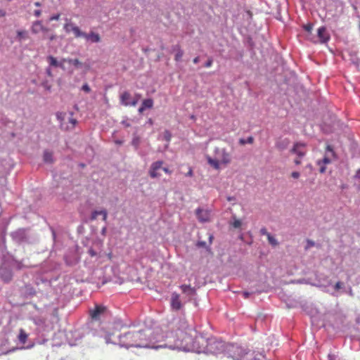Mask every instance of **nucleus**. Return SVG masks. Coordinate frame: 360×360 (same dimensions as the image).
I'll list each match as a JSON object with an SVG mask.
<instances>
[{
	"instance_id": "obj_59",
	"label": "nucleus",
	"mask_w": 360,
	"mask_h": 360,
	"mask_svg": "<svg viewBox=\"0 0 360 360\" xmlns=\"http://www.w3.org/2000/svg\"><path fill=\"white\" fill-rule=\"evenodd\" d=\"M105 231H106V228H103V229H102V233H104L105 232Z\"/></svg>"
},
{
	"instance_id": "obj_11",
	"label": "nucleus",
	"mask_w": 360,
	"mask_h": 360,
	"mask_svg": "<svg viewBox=\"0 0 360 360\" xmlns=\"http://www.w3.org/2000/svg\"><path fill=\"white\" fill-rule=\"evenodd\" d=\"M83 38L91 41V42H99L101 41L100 35L98 33H95L94 32H91L89 34L84 32V36H83Z\"/></svg>"
},
{
	"instance_id": "obj_35",
	"label": "nucleus",
	"mask_w": 360,
	"mask_h": 360,
	"mask_svg": "<svg viewBox=\"0 0 360 360\" xmlns=\"http://www.w3.org/2000/svg\"><path fill=\"white\" fill-rule=\"evenodd\" d=\"M342 287V283L340 281L337 282L335 285V290H338Z\"/></svg>"
},
{
	"instance_id": "obj_41",
	"label": "nucleus",
	"mask_w": 360,
	"mask_h": 360,
	"mask_svg": "<svg viewBox=\"0 0 360 360\" xmlns=\"http://www.w3.org/2000/svg\"><path fill=\"white\" fill-rule=\"evenodd\" d=\"M197 246L198 247H205L206 246V243L204 242V241H199L197 243Z\"/></svg>"
},
{
	"instance_id": "obj_33",
	"label": "nucleus",
	"mask_w": 360,
	"mask_h": 360,
	"mask_svg": "<svg viewBox=\"0 0 360 360\" xmlns=\"http://www.w3.org/2000/svg\"><path fill=\"white\" fill-rule=\"evenodd\" d=\"M101 215L103 216V220L104 221H106L107 220V217H108V213H107V211L105 210H101Z\"/></svg>"
},
{
	"instance_id": "obj_60",
	"label": "nucleus",
	"mask_w": 360,
	"mask_h": 360,
	"mask_svg": "<svg viewBox=\"0 0 360 360\" xmlns=\"http://www.w3.org/2000/svg\"><path fill=\"white\" fill-rule=\"evenodd\" d=\"M123 124H124L126 127H129V124H128V123L123 122Z\"/></svg>"
},
{
	"instance_id": "obj_12",
	"label": "nucleus",
	"mask_w": 360,
	"mask_h": 360,
	"mask_svg": "<svg viewBox=\"0 0 360 360\" xmlns=\"http://www.w3.org/2000/svg\"><path fill=\"white\" fill-rule=\"evenodd\" d=\"M180 288L183 293L187 295L188 296H193L195 294V290L194 288H192L190 285H181Z\"/></svg>"
},
{
	"instance_id": "obj_20",
	"label": "nucleus",
	"mask_w": 360,
	"mask_h": 360,
	"mask_svg": "<svg viewBox=\"0 0 360 360\" xmlns=\"http://www.w3.org/2000/svg\"><path fill=\"white\" fill-rule=\"evenodd\" d=\"M47 60L50 65V66L58 68L59 65V61L53 56H49L47 57Z\"/></svg>"
},
{
	"instance_id": "obj_51",
	"label": "nucleus",
	"mask_w": 360,
	"mask_h": 360,
	"mask_svg": "<svg viewBox=\"0 0 360 360\" xmlns=\"http://www.w3.org/2000/svg\"><path fill=\"white\" fill-rule=\"evenodd\" d=\"M162 170L165 172V173H167V174H170L171 172L169 170L168 168H166V167H162Z\"/></svg>"
},
{
	"instance_id": "obj_9",
	"label": "nucleus",
	"mask_w": 360,
	"mask_h": 360,
	"mask_svg": "<svg viewBox=\"0 0 360 360\" xmlns=\"http://www.w3.org/2000/svg\"><path fill=\"white\" fill-rule=\"evenodd\" d=\"M106 308L105 307L96 305L92 311H90L91 319L98 320L100 319L101 314H103Z\"/></svg>"
},
{
	"instance_id": "obj_28",
	"label": "nucleus",
	"mask_w": 360,
	"mask_h": 360,
	"mask_svg": "<svg viewBox=\"0 0 360 360\" xmlns=\"http://www.w3.org/2000/svg\"><path fill=\"white\" fill-rule=\"evenodd\" d=\"M303 28L308 33L311 34V32L313 30V25L311 23H308V24L304 25Z\"/></svg>"
},
{
	"instance_id": "obj_18",
	"label": "nucleus",
	"mask_w": 360,
	"mask_h": 360,
	"mask_svg": "<svg viewBox=\"0 0 360 360\" xmlns=\"http://www.w3.org/2000/svg\"><path fill=\"white\" fill-rule=\"evenodd\" d=\"M44 160L46 162L51 163L53 162V153L49 150H45L44 153Z\"/></svg>"
},
{
	"instance_id": "obj_36",
	"label": "nucleus",
	"mask_w": 360,
	"mask_h": 360,
	"mask_svg": "<svg viewBox=\"0 0 360 360\" xmlns=\"http://www.w3.org/2000/svg\"><path fill=\"white\" fill-rule=\"evenodd\" d=\"M60 15L59 13L54 15L50 18V20H58L60 18Z\"/></svg>"
},
{
	"instance_id": "obj_2",
	"label": "nucleus",
	"mask_w": 360,
	"mask_h": 360,
	"mask_svg": "<svg viewBox=\"0 0 360 360\" xmlns=\"http://www.w3.org/2000/svg\"><path fill=\"white\" fill-rule=\"evenodd\" d=\"M161 330L146 329L137 332H128L119 337L118 342L111 340V335L105 336L106 343L118 344L121 347H143L151 349H160Z\"/></svg>"
},
{
	"instance_id": "obj_39",
	"label": "nucleus",
	"mask_w": 360,
	"mask_h": 360,
	"mask_svg": "<svg viewBox=\"0 0 360 360\" xmlns=\"http://www.w3.org/2000/svg\"><path fill=\"white\" fill-rule=\"evenodd\" d=\"M260 232L262 235L266 236V237H268V234H270L265 228L262 229Z\"/></svg>"
},
{
	"instance_id": "obj_1",
	"label": "nucleus",
	"mask_w": 360,
	"mask_h": 360,
	"mask_svg": "<svg viewBox=\"0 0 360 360\" xmlns=\"http://www.w3.org/2000/svg\"><path fill=\"white\" fill-rule=\"evenodd\" d=\"M160 349L200 353L207 345V339L185 321L176 330H161Z\"/></svg>"
},
{
	"instance_id": "obj_19",
	"label": "nucleus",
	"mask_w": 360,
	"mask_h": 360,
	"mask_svg": "<svg viewBox=\"0 0 360 360\" xmlns=\"http://www.w3.org/2000/svg\"><path fill=\"white\" fill-rule=\"evenodd\" d=\"M28 335L23 329L20 330L18 340L22 344H25L27 340Z\"/></svg>"
},
{
	"instance_id": "obj_22",
	"label": "nucleus",
	"mask_w": 360,
	"mask_h": 360,
	"mask_svg": "<svg viewBox=\"0 0 360 360\" xmlns=\"http://www.w3.org/2000/svg\"><path fill=\"white\" fill-rule=\"evenodd\" d=\"M72 32L76 38L83 37V36H84V32H82L77 26L72 27Z\"/></svg>"
},
{
	"instance_id": "obj_56",
	"label": "nucleus",
	"mask_w": 360,
	"mask_h": 360,
	"mask_svg": "<svg viewBox=\"0 0 360 360\" xmlns=\"http://www.w3.org/2000/svg\"><path fill=\"white\" fill-rule=\"evenodd\" d=\"M34 5H35L36 6H37V7L41 6V4H40L39 2H38V1L35 2V3H34Z\"/></svg>"
},
{
	"instance_id": "obj_32",
	"label": "nucleus",
	"mask_w": 360,
	"mask_h": 360,
	"mask_svg": "<svg viewBox=\"0 0 360 360\" xmlns=\"http://www.w3.org/2000/svg\"><path fill=\"white\" fill-rule=\"evenodd\" d=\"M82 90H83L84 91H85L86 93H89L91 91V89H90L89 84L86 83L83 84V86H82Z\"/></svg>"
},
{
	"instance_id": "obj_5",
	"label": "nucleus",
	"mask_w": 360,
	"mask_h": 360,
	"mask_svg": "<svg viewBox=\"0 0 360 360\" xmlns=\"http://www.w3.org/2000/svg\"><path fill=\"white\" fill-rule=\"evenodd\" d=\"M170 303L171 307L174 310L177 311L181 309L182 307V303L180 300V295L176 292L172 293Z\"/></svg>"
},
{
	"instance_id": "obj_49",
	"label": "nucleus",
	"mask_w": 360,
	"mask_h": 360,
	"mask_svg": "<svg viewBox=\"0 0 360 360\" xmlns=\"http://www.w3.org/2000/svg\"><path fill=\"white\" fill-rule=\"evenodd\" d=\"M146 110L145 108L141 105V106L139 108V112L142 113Z\"/></svg>"
},
{
	"instance_id": "obj_7",
	"label": "nucleus",
	"mask_w": 360,
	"mask_h": 360,
	"mask_svg": "<svg viewBox=\"0 0 360 360\" xmlns=\"http://www.w3.org/2000/svg\"><path fill=\"white\" fill-rule=\"evenodd\" d=\"M162 161H156L151 165L149 174L152 178H156L160 176L158 170L162 168Z\"/></svg>"
},
{
	"instance_id": "obj_34",
	"label": "nucleus",
	"mask_w": 360,
	"mask_h": 360,
	"mask_svg": "<svg viewBox=\"0 0 360 360\" xmlns=\"http://www.w3.org/2000/svg\"><path fill=\"white\" fill-rule=\"evenodd\" d=\"M213 60L210 58L207 60V61L205 63V66L206 68H210L212 65Z\"/></svg>"
},
{
	"instance_id": "obj_50",
	"label": "nucleus",
	"mask_w": 360,
	"mask_h": 360,
	"mask_svg": "<svg viewBox=\"0 0 360 360\" xmlns=\"http://www.w3.org/2000/svg\"><path fill=\"white\" fill-rule=\"evenodd\" d=\"M199 60H200V58H199V57H198V56H197V57H195V58L193 60V62L195 64H196V63H198L199 62Z\"/></svg>"
},
{
	"instance_id": "obj_57",
	"label": "nucleus",
	"mask_w": 360,
	"mask_h": 360,
	"mask_svg": "<svg viewBox=\"0 0 360 360\" xmlns=\"http://www.w3.org/2000/svg\"><path fill=\"white\" fill-rule=\"evenodd\" d=\"M55 39H56V36L55 35H52V36L50 37V40L51 41H52V40H53Z\"/></svg>"
},
{
	"instance_id": "obj_30",
	"label": "nucleus",
	"mask_w": 360,
	"mask_h": 360,
	"mask_svg": "<svg viewBox=\"0 0 360 360\" xmlns=\"http://www.w3.org/2000/svg\"><path fill=\"white\" fill-rule=\"evenodd\" d=\"M315 243L313 240L308 239L307 240V246L305 247V249L307 250L313 246H314Z\"/></svg>"
},
{
	"instance_id": "obj_54",
	"label": "nucleus",
	"mask_w": 360,
	"mask_h": 360,
	"mask_svg": "<svg viewBox=\"0 0 360 360\" xmlns=\"http://www.w3.org/2000/svg\"><path fill=\"white\" fill-rule=\"evenodd\" d=\"M46 73L49 76L51 77L52 76V73H51V71L50 69H47L46 70Z\"/></svg>"
},
{
	"instance_id": "obj_44",
	"label": "nucleus",
	"mask_w": 360,
	"mask_h": 360,
	"mask_svg": "<svg viewBox=\"0 0 360 360\" xmlns=\"http://www.w3.org/2000/svg\"><path fill=\"white\" fill-rule=\"evenodd\" d=\"M301 158H299V157H298L297 158H296V159L295 160V163L296 165H300V164H301Z\"/></svg>"
},
{
	"instance_id": "obj_38",
	"label": "nucleus",
	"mask_w": 360,
	"mask_h": 360,
	"mask_svg": "<svg viewBox=\"0 0 360 360\" xmlns=\"http://www.w3.org/2000/svg\"><path fill=\"white\" fill-rule=\"evenodd\" d=\"M17 34H18V37L21 39V38H23L25 37V32H24V31H18L17 32Z\"/></svg>"
},
{
	"instance_id": "obj_46",
	"label": "nucleus",
	"mask_w": 360,
	"mask_h": 360,
	"mask_svg": "<svg viewBox=\"0 0 360 360\" xmlns=\"http://www.w3.org/2000/svg\"><path fill=\"white\" fill-rule=\"evenodd\" d=\"M137 104V100L130 101V105L135 106Z\"/></svg>"
},
{
	"instance_id": "obj_23",
	"label": "nucleus",
	"mask_w": 360,
	"mask_h": 360,
	"mask_svg": "<svg viewBox=\"0 0 360 360\" xmlns=\"http://www.w3.org/2000/svg\"><path fill=\"white\" fill-rule=\"evenodd\" d=\"M146 109L152 108L153 106V101L151 98H147L143 101L141 104Z\"/></svg>"
},
{
	"instance_id": "obj_58",
	"label": "nucleus",
	"mask_w": 360,
	"mask_h": 360,
	"mask_svg": "<svg viewBox=\"0 0 360 360\" xmlns=\"http://www.w3.org/2000/svg\"><path fill=\"white\" fill-rule=\"evenodd\" d=\"M90 252V254H91V256H94V255H95V253L94 252V251L90 250V252Z\"/></svg>"
},
{
	"instance_id": "obj_21",
	"label": "nucleus",
	"mask_w": 360,
	"mask_h": 360,
	"mask_svg": "<svg viewBox=\"0 0 360 360\" xmlns=\"http://www.w3.org/2000/svg\"><path fill=\"white\" fill-rule=\"evenodd\" d=\"M230 225L234 229H240L242 226V221L240 219H237L235 216L233 217V221L230 222Z\"/></svg>"
},
{
	"instance_id": "obj_37",
	"label": "nucleus",
	"mask_w": 360,
	"mask_h": 360,
	"mask_svg": "<svg viewBox=\"0 0 360 360\" xmlns=\"http://www.w3.org/2000/svg\"><path fill=\"white\" fill-rule=\"evenodd\" d=\"M300 174L298 172H293L291 174V176L294 179H298L300 177Z\"/></svg>"
},
{
	"instance_id": "obj_14",
	"label": "nucleus",
	"mask_w": 360,
	"mask_h": 360,
	"mask_svg": "<svg viewBox=\"0 0 360 360\" xmlns=\"http://www.w3.org/2000/svg\"><path fill=\"white\" fill-rule=\"evenodd\" d=\"M41 30H43V25H42L41 21L37 20L33 22L32 28H31L32 33L37 34V33L40 32L41 31Z\"/></svg>"
},
{
	"instance_id": "obj_13",
	"label": "nucleus",
	"mask_w": 360,
	"mask_h": 360,
	"mask_svg": "<svg viewBox=\"0 0 360 360\" xmlns=\"http://www.w3.org/2000/svg\"><path fill=\"white\" fill-rule=\"evenodd\" d=\"M131 98V94L127 91H124L120 96L121 103L125 106L129 105Z\"/></svg>"
},
{
	"instance_id": "obj_48",
	"label": "nucleus",
	"mask_w": 360,
	"mask_h": 360,
	"mask_svg": "<svg viewBox=\"0 0 360 360\" xmlns=\"http://www.w3.org/2000/svg\"><path fill=\"white\" fill-rule=\"evenodd\" d=\"M354 177H355L356 179H360V169H359V170L356 172V174H355Z\"/></svg>"
},
{
	"instance_id": "obj_15",
	"label": "nucleus",
	"mask_w": 360,
	"mask_h": 360,
	"mask_svg": "<svg viewBox=\"0 0 360 360\" xmlns=\"http://www.w3.org/2000/svg\"><path fill=\"white\" fill-rule=\"evenodd\" d=\"M1 278L5 282H8L12 279V273L9 270H3V271H0Z\"/></svg>"
},
{
	"instance_id": "obj_27",
	"label": "nucleus",
	"mask_w": 360,
	"mask_h": 360,
	"mask_svg": "<svg viewBox=\"0 0 360 360\" xmlns=\"http://www.w3.org/2000/svg\"><path fill=\"white\" fill-rule=\"evenodd\" d=\"M267 239H268L269 243L271 245H272L273 246H276L278 244L277 240L274 236H272L271 234H268Z\"/></svg>"
},
{
	"instance_id": "obj_8",
	"label": "nucleus",
	"mask_w": 360,
	"mask_h": 360,
	"mask_svg": "<svg viewBox=\"0 0 360 360\" xmlns=\"http://www.w3.org/2000/svg\"><path fill=\"white\" fill-rule=\"evenodd\" d=\"M319 41L320 43H326L330 39V35L328 33L326 28L325 27H321L318 29L317 31Z\"/></svg>"
},
{
	"instance_id": "obj_26",
	"label": "nucleus",
	"mask_w": 360,
	"mask_h": 360,
	"mask_svg": "<svg viewBox=\"0 0 360 360\" xmlns=\"http://www.w3.org/2000/svg\"><path fill=\"white\" fill-rule=\"evenodd\" d=\"M254 141V139L252 136H250L247 139V140H245L244 139H240L239 140V143L241 145H245V143H250L252 144Z\"/></svg>"
},
{
	"instance_id": "obj_40",
	"label": "nucleus",
	"mask_w": 360,
	"mask_h": 360,
	"mask_svg": "<svg viewBox=\"0 0 360 360\" xmlns=\"http://www.w3.org/2000/svg\"><path fill=\"white\" fill-rule=\"evenodd\" d=\"M188 176H192L193 175V169L190 167L187 174H186Z\"/></svg>"
},
{
	"instance_id": "obj_47",
	"label": "nucleus",
	"mask_w": 360,
	"mask_h": 360,
	"mask_svg": "<svg viewBox=\"0 0 360 360\" xmlns=\"http://www.w3.org/2000/svg\"><path fill=\"white\" fill-rule=\"evenodd\" d=\"M139 138H136V139H134L132 143L134 145L137 146L139 143Z\"/></svg>"
},
{
	"instance_id": "obj_43",
	"label": "nucleus",
	"mask_w": 360,
	"mask_h": 360,
	"mask_svg": "<svg viewBox=\"0 0 360 360\" xmlns=\"http://www.w3.org/2000/svg\"><path fill=\"white\" fill-rule=\"evenodd\" d=\"M69 121H70V122L72 124V126H73V127H74V126L76 124V123H77V120H76L75 119H74V118H72V117H71V118H70V120H69Z\"/></svg>"
},
{
	"instance_id": "obj_42",
	"label": "nucleus",
	"mask_w": 360,
	"mask_h": 360,
	"mask_svg": "<svg viewBox=\"0 0 360 360\" xmlns=\"http://www.w3.org/2000/svg\"><path fill=\"white\" fill-rule=\"evenodd\" d=\"M41 11H40V10H36V11H34V15H35L36 17H39V16L41 15Z\"/></svg>"
},
{
	"instance_id": "obj_53",
	"label": "nucleus",
	"mask_w": 360,
	"mask_h": 360,
	"mask_svg": "<svg viewBox=\"0 0 360 360\" xmlns=\"http://www.w3.org/2000/svg\"><path fill=\"white\" fill-rule=\"evenodd\" d=\"M243 297H244L245 298H248V296H249V295H250V293H249V292H244L243 293Z\"/></svg>"
},
{
	"instance_id": "obj_45",
	"label": "nucleus",
	"mask_w": 360,
	"mask_h": 360,
	"mask_svg": "<svg viewBox=\"0 0 360 360\" xmlns=\"http://www.w3.org/2000/svg\"><path fill=\"white\" fill-rule=\"evenodd\" d=\"M213 239H214L213 235L210 233L209 234V242H210V244H212V243L213 241Z\"/></svg>"
},
{
	"instance_id": "obj_3",
	"label": "nucleus",
	"mask_w": 360,
	"mask_h": 360,
	"mask_svg": "<svg viewBox=\"0 0 360 360\" xmlns=\"http://www.w3.org/2000/svg\"><path fill=\"white\" fill-rule=\"evenodd\" d=\"M335 157V152L331 146L328 145L326 146V152L325 157L321 160L318 161V165H320L319 172L321 173H324L326 172V167L322 165H328L331 162V158Z\"/></svg>"
},
{
	"instance_id": "obj_10",
	"label": "nucleus",
	"mask_w": 360,
	"mask_h": 360,
	"mask_svg": "<svg viewBox=\"0 0 360 360\" xmlns=\"http://www.w3.org/2000/svg\"><path fill=\"white\" fill-rule=\"evenodd\" d=\"M305 145L302 143H296L294 145L293 148L291 150V152L297 155L299 158H302L305 155L304 150Z\"/></svg>"
},
{
	"instance_id": "obj_29",
	"label": "nucleus",
	"mask_w": 360,
	"mask_h": 360,
	"mask_svg": "<svg viewBox=\"0 0 360 360\" xmlns=\"http://www.w3.org/2000/svg\"><path fill=\"white\" fill-rule=\"evenodd\" d=\"M100 212H101V211H96H96H94V212H92V214H91V220H95V219H97V217H98V215H101V214Z\"/></svg>"
},
{
	"instance_id": "obj_52",
	"label": "nucleus",
	"mask_w": 360,
	"mask_h": 360,
	"mask_svg": "<svg viewBox=\"0 0 360 360\" xmlns=\"http://www.w3.org/2000/svg\"><path fill=\"white\" fill-rule=\"evenodd\" d=\"M166 134H167V135L165 136L166 139L167 141H169L170 140V134H169V133L168 131H166Z\"/></svg>"
},
{
	"instance_id": "obj_55",
	"label": "nucleus",
	"mask_w": 360,
	"mask_h": 360,
	"mask_svg": "<svg viewBox=\"0 0 360 360\" xmlns=\"http://www.w3.org/2000/svg\"><path fill=\"white\" fill-rule=\"evenodd\" d=\"M48 31H49V29L43 25V30H41V32H48Z\"/></svg>"
},
{
	"instance_id": "obj_25",
	"label": "nucleus",
	"mask_w": 360,
	"mask_h": 360,
	"mask_svg": "<svg viewBox=\"0 0 360 360\" xmlns=\"http://www.w3.org/2000/svg\"><path fill=\"white\" fill-rule=\"evenodd\" d=\"M75 27L74 24L69 22L64 25V30L67 33L72 32V27Z\"/></svg>"
},
{
	"instance_id": "obj_17",
	"label": "nucleus",
	"mask_w": 360,
	"mask_h": 360,
	"mask_svg": "<svg viewBox=\"0 0 360 360\" xmlns=\"http://www.w3.org/2000/svg\"><path fill=\"white\" fill-rule=\"evenodd\" d=\"M173 51H176V54H175V57H174L175 60L179 61L184 55V51L181 49V46L179 45L174 46L173 47Z\"/></svg>"
},
{
	"instance_id": "obj_31",
	"label": "nucleus",
	"mask_w": 360,
	"mask_h": 360,
	"mask_svg": "<svg viewBox=\"0 0 360 360\" xmlns=\"http://www.w3.org/2000/svg\"><path fill=\"white\" fill-rule=\"evenodd\" d=\"M67 58H63L60 60V61H59V65L58 66V68H60L61 69L64 70L65 69V65H64V63L65 62H67Z\"/></svg>"
},
{
	"instance_id": "obj_6",
	"label": "nucleus",
	"mask_w": 360,
	"mask_h": 360,
	"mask_svg": "<svg viewBox=\"0 0 360 360\" xmlns=\"http://www.w3.org/2000/svg\"><path fill=\"white\" fill-rule=\"evenodd\" d=\"M195 214L200 221L207 222L210 221V213L209 210L198 208L195 210Z\"/></svg>"
},
{
	"instance_id": "obj_4",
	"label": "nucleus",
	"mask_w": 360,
	"mask_h": 360,
	"mask_svg": "<svg viewBox=\"0 0 360 360\" xmlns=\"http://www.w3.org/2000/svg\"><path fill=\"white\" fill-rule=\"evenodd\" d=\"M219 160L221 165L226 166L231 162V155L225 148L218 150Z\"/></svg>"
},
{
	"instance_id": "obj_24",
	"label": "nucleus",
	"mask_w": 360,
	"mask_h": 360,
	"mask_svg": "<svg viewBox=\"0 0 360 360\" xmlns=\"http://www.w3.org/2000/svg\"><path fill=\"white\" fill-rule=\"evenodd\" d=\"M67 59H68L67 63L72 64L77 68H79L82 66V63L77 58H75V59L67 58Z\"/></svg>"
},
{
	"instance_id": "obj_16",
	"label": "nucleus",
	"mask_w": 360,
	"mask_h": 360,
	"mask_svg": "<svg viewBox=\"0 0 360 360\" xmlns=\"http://www.w3.org/2000/svg\"><path fill=\"white\" fill-rule=\"evenodd\" d=\"M207 162L213 167L215 169H220V166L221 165L219 160H217V159H213L210 157H207Z\"/></svg>"
}]
</instances>
